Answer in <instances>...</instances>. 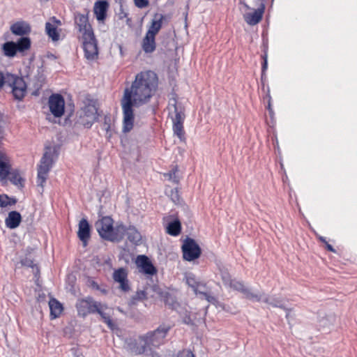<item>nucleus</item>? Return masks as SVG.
Masks as SVG:
<instances>
[{
  "instance_id": "f257e3e1",
  "label": "nucleus",
  "mask_w": 357,
  "mask_h": 357,
  "mask_svg": "<svg viewBox=\"0 0 357 357\" xmlns=\"http://www.w3.org/2000/svg\"><path fill=\"white\" fill-rule=\"evenodd\" d=\"M158 87V77L151 70L137 73L130 87L125 89L121 100L123 112V131L130 132L134 125V107L147 103Z\"/></svg>"
},
{
  "instance_id": "f03ea898",
  "label": "nucleus",
  "mask_w": 357,
  "mask_h": 357,
  "mask_svg": "<svg viewBox=\"0 0 357 357\" xmlns=\"http://www.w3.org/2000/svg\"><path fill=\"white\" fill-rule=\"evenodd\" d=\"M169 330V326L162 325L155 331L140 336L137 342L139 347H137L135 354L137 355L152 354V347L155 348L162 344Z\"/></svg>"
},
{
  "instance_id": "7ed1b4c3",
  "label": "nucleus",
  "mask_w": 357,
  "mask_h": 357,
  "mask_svg": "<svg viewBox=\"0 0 357 357\" xmlns=\"http://www.w3.org/2000/svg\"><path fill=\"white\" fill-rule=\"evenodd\" d=\"M95 227L102 238L110 241L119 242L123 238L126 232V227L122 224L114 227L113 220L109 216L98 220Z\"/></svg>"
},
{
  "instance_id": "20e7f679",
  "label": "nucleus",
  "mask_w": 357,
  "mask_h": 357,
  "mask_svg": "<svg viewBox=\"0 0 357 357\" xmlns=\"http://www.w3.org/2000/svg\"><path fill=\"white\" fill-rule=\"evenodd\" d=\"M227 287L233 289L234 290L241 292L244 295V297L249 300L259 302L262 301L273 307L287 310L284 301L278 298L268 296L264 294H255L252 292L250 289L248 288L241 281L232 280Z\"/></svg>"
},
{
  "instance_id": "39448f33",
  "label": "nucleus",
  "mask_w": 357,
  "mask_h": 357,
  "mask_svg": "<svg viewBox=\"0 0 357 357\" xmlns=\"http://www.w3.org/2000/svg\"><path fill=\"white\" fill-rule=\"evenodd\" d=\"M8 179L20 188L24 185V179L21 172L17 169H12L9 157L0 150V181L6 183Z\"/></svg>"
},
{
  "instance_id": "423d86ee",
  "label": "nucleus",
  "mask_w": 357,
  "mask_h": 357,
  "mask_svg": "<svg viewBox=\"0 0 357 357\" xmlns=\"http://www.w3.org/2000/svg\"><path fill=\"white\" fill-rule=\"evenodd\" d=\"M98 119V109L93 103H88L77 112V123L89 128Z\"/></svg>"
},
{
  "instance_id": "0eeeda50",
  "label": "nucleus",
  "mask_w": 357,
  "mask_h": 357,
  "mask_svg": "<svg viewBox=\"0 0 357 357\" xmlns=\"http://www.w3.org/2000/svg\"><path fill=\"white\" fill-rule=\"evenodd\" d=\"M52 155V149H47L38 169L37 184L42 188L47 180V174L53 163Z\"/></svg>"
},
{
  "instance_id": "6e6552de",
  "label": "nucleus",
  "mask_w": 357,
  "mask_h": 357,
  "mask_svg": "<svg viewBox=\"0 0 357 357\" xmlns=\"http://www.w3.org/2000/svg\"><path fill=\"white\" fill-rule=\"evenodd\" d=\"M7 84L12 87L15 99L22 100L26 93V84L22 77L7 73Z\"/></svg>"
},
{
  "instance_id": "1a4fd4ad",
  "label": "nucleus",
  "mask_w": 357,
  "mask_h": 357,
  "mask_svg": "<svg viewBox=\"0 0 357 357\" xmlns=\"http://www.w3.org/2000/svg\"><path fill=\"white\" fill-rule=\"evenodd\" d=\"M81 37L86 58L88 60H94L98 56V51L93 33H86L84 36Z\"/></svg>"
},
{
  "instance_id": "9d476101",
  "label": "nucleus",
  "mask_w": 357,
  "mask_h": 357,
  "mask_svg": "<svg viewBox=\"0 0 357 357\" xmlns=\"http://www.w3.org/2000/svg\"><path fill=\"white\" fill-rule=\"evenodd\" d=\"M182 251L183 259L189 261L197 259L201 254L199 245L192 238H187L184 241L182 245Z\"/></svg>"
},
{
  "instance_id": "9b49d317",
  "label": "nucleus",
  "mask_w": 357,
  "mask_h": 357,
  "mask_svg": "<svg viewBox=\"0 0 357 357\" xmlns=\"http://www.w3.org/2000/svg\"><path fill=\"white\" fill-rule=\"evenodd\" d=\"M128 272L126 268H119L114 271L112 278L118 284V288L123 292L130 290V284L128 278Z\"/></svg>"
},
{
  "instance_id": "f8f14e48",
  "label": "nucleus",
  "mask_w": 357,
  "mask_h": 357,
  "mask_svg": "<svg viewBox=\"0 0 357 357\" xmlns=\"http://www.w3.org/2000/svg\"><path fill=\"white\" fill-rule=\"evenodd\" d=\"M48 105L51 113L55 117H61L64 113L65 101L63 96L58 93L50 96Z\"/></svg>"
},
{
  "instance_id": "ddd939ff",
  "label": "nucleus",
  "mask_w": 357,
  "mask_h": 357,
  "mask_svg": "<svg viewBox=\"0 0 357 357\" xmlns=\"http://www.w3.org/2000/svg\"><path fill=\"white\" fill-rule=\"evenodd\" d=\"M186 283L192 288L195 294L202 295L208 302L213 303L215 301V298L213 296L204 291L205 285L197 282L193 275H188L186 277Z\"/></svg>"
},
{
  "instance_id": "4468645a",
  "label": "nucleus",
  "mask_w": 357,
  "mask_h": 357,
  "mask_svg": "<svg viewBox=\"0 0 357 357\" xmlns=\"http://www.w3.org/2000/svg\"><path fill=\"white\" fill-rule=\"evenodd\" d=\"M97 304L98 302L93 301L91 298L79 300L76 303L78 314L85 317L89 314L95 313Z\"/></svg>"
},
{
  "instance_id": "2eb2a0df",
  "label": "nucleus",
  "mask_w": 357,
  "mask_h": 357,
  "mask_svg": "<svg viewBox=\"0 0 357 357\" xmlns=\"http://www.w3.org/2000/svg\"><path fill=\"white\" fill-rule=\"evenodd\" d=\"M98 313L103 321L107 325V326L114 330L115 328V324L112 321L111 317L113 314V309L108 307L107 305L104 303H101L98 302L96 307L95 309V313Z\"/></svg>"
},
{
  "instance_id": "dca6fc26",
  "label": "nucleus",
  "mask_w": 357,
  "mask_h": 357,
  "mask_svg": "<svg viewBox=\"0 0 357 357\" xmlns=\"http://www.w3.org/2000/svg\"><path fill=\"white\" fill-rule=\"evenodd\" d=\"M264 10L265 5L261 2L257 10H255L252 13H245L243 15V18L249 25H256L261 20Z\"/></svg>"
},
{
  "instance_id": "f3484780",
  "label": "nucleus",
  "mask_w": 357,
  "mask_h": 357,
  "mask_svg": "<svg viewBox=\"0 0 357 357\" xmlns=\"http://www.w3.org/2000/svg\"><path fill=\"white\" fill-rule=\"evenodd\" d=\"M136 264L139 271L145 274L153 275L156 273L155 267L145 255H139L136 259Z\"/></svg>"
},
{
  "instance_id": "a211bd4d",
  "label": "nucleus",
  "mask_w": 357,
  "mask_h": 357,
  "mask_svg": "<svg viewBox=\"0 0 357 357\" xmlns=\"http://www.w3.org/2000/svg\"><path fill=\"white\" fill-rule=\"evenodd\" d=\"M75 22L79 31L82 33V36H84L86 33H93L86 15L79 13L76 14L75 15Z\"/></svg>"
},
{
  "instance_id": "6ab92c4d",
  "label": "nucleus",
  "mask_w": 357,
  "mask_h": 357,
  "mask_svg": "<svg viewBox=\"0 0 357 357\" xmlns=\"http://www.w3.org/2000/svg\"><path fill=\"white\" fill-rule=\"evenodd\" d=\"M77 236L79 240L84 243V245H86L87 241L90 237V227L88 221L84 218L82 219L79 222Z\"/></svg>"
},
{
  "instance_id": "aec40b11",
  "label": "nucleus",
  "mask_w": 357,
  "mask_h": 357,
  "mask_svg": "<svg viewBox=\"0 0 357 357\" xmlns=\"http://www.w3.org/2000/svg\"><path fill=\"white\" fill-rule=\"evenodd\" d=\"M164 17L162 14H155L151 21V24L146 32L150 36L155 37L162 27Z\"/></svg>"
},
{
  "instance_id": "412c9836",
  "label": "nucleus",
  "mask_w": 357,
  "mask_h": 357,
  "mask_svg": "<svg viewBox=\"0 0 357 357\" xmlns=\"http://www.w3.org/2000/svg\"><path fill=\"white\" fill-rule=\"evenodd\" d=\"M108 3L105 1H98L94 5V13L98 21H102L106 17Z\"/></svg>"
},
{
  "instance_id": "4be33fe9",
  "label": "nucleus",
  "mask_w": 357,
  "mask_h": 357,
  "mask_svg": "<svg viewBox=\"0 0 357 357\" xmlns=\"http://www.w3.org/2000/svg\"><path fill=\"white\" fill-rule=\"evenodd\" d=\"M22 221V216L19 212L10 211L5 220L6 225L9 229L17 228Z\"/></svg>"
},
{
  "instance_id": "5701e85b",
  "label": "nucleus",
  "mask_w": 357,
  "mask_h": 357,
  "mask_svg": "<svg viewBox=\"0 0 357 357\" xmlns=\"http://www.w3.org/2000/svg\"><path fill=\"white\" fill-rule=\"evenodd\" d=\"M157 294L160 296L161 299L164 301L166 305H169L172 309H176L178 303L176 301L175 297L167 291L158 289Z\"/></svg>"
},
{
  "instance_id": "b1692460",
  "label": "nucleus",
  "mask_w": 357,
  "mask_h": 357,
  "mask_svg": "<svg viewBox=\"0 0 357 357\" xmlns=\"http://www.w3.org/2000/svg\"><path fill=\"white\" fill-rule=\"evenodd\" d=\"M49 306L50 310V316L52 319H55L59 317L63 311L62 304L55 298H52L49 301Z\"/></svg>"
},
{
  "instance_id": "393cba45",
  "label": "nucleus",
  "mask_w": 357,
  "mask_h": 357,
  "mask_svg": "<svg viewBox=\"0 0 357 357\" xmlns=\"http://www.w3.org/2000/svg\"><path fill=\"white\" fill-rule=\"evenodd\" d=\"M10 30L15 35L23 36L30 32V26L24 22H17L13 24Z\"/></svg>"
},
{
  "instance_id": "a878e982",
  "label": "nucleus",
  "mask_w": 357,
  "mask_h": 357,
  "mask_svg": "<svg viewBox=\"0 0 357 357\" xmlns=\"http://www.w3.org/2000/svg\"><path fill=\"white\" fill-rule=\"evenodd\" d=\"M142 49L146 53H151L155 50V36L146 33L142 41Z\"/></svg>"
},
{
  "instance_id": "bb28decb",
  "label": "nucleus",
  "mask_w": 357,
  "mask_h": 357,
  "mask_svg": "<svg viewBox=\"0 0 357 357\" xmlns=\"http://www.w3.org/2000/svg\"><path fill=\"white\" fill-rule=\"evenodd\" d=\"M125 236H127L128 239L134 244H137L142 239L141 234L134 227H126Z\"/></svg>"
},
{
  "instance_id": "cd10ccee",
  "label": "nucleus",
  "mask_w": 357,
  "mask_h": 357,
  "mask_svg": "<svg viewBox=\"0 0 357 357\" xmlns=\"http://www.w3.org/2000/svg\"><path fill=\"white\" fill-rule=\"evenodd\" d=\"M45 32L47 35L53 40L57 41L59 40V33L57 31V28L55 24L52 22H47L45 24Z\"/></svg>"
},
{
  "instance_id": "c85d7f7f",
  "label": "nucleus",
  "mask_w": 357,
  "mask_h": 357,
  "mask_svg": "<svg viewBox=\"0 0 357 357\" xmlns=\"http://www.w3.org/2000/svg\"><path fill=\"white\" fill-rule=\"evenodd\" d=\"M181 222L178 220H175L168 224L167 232L172 236H178L181 232Z\"/></svg>"
},
{
  "instance_id": "c756f323",
  "label": "nucleus",
  "mask_w": 357,
  "mask_h": 357,
  "mask_svg": "<svg viewBox=\"0 0 357 357\" xmlns=\"http://www.w3.org/2000/svg\"><path fill=\"white\" fill-rule=\"evenodd\" d=\"M4 54L9 57H13L17 52V45L14 42H6L3 45Z\"/></svg>"
},
{
  "instance_id": "7c9ffc66",
  "label": "nucleus",
  "mask_w": 357,
  "mask_h": 357,
  "mask_svg": "<svg viewBox=\"0 0 357 357\" xmlns=\"http://www.w3.org/2000/svg\"><path fill=\"white\" fill-rule=\"evenodd\" d=\"M16 202L17 201L15 199L9 197L7 195H0V207L2 208L14 206Z\"/></svg>"
},
{
  "instance_id": "2f4dec72",
  "label": "nucleus",
  "mask_w": 357,
  "mask_h": 357,
  "mask_svg": "<svg viewBox=\"0 0 357 357\" xmlns=\"http://www.w3.org/2000/svg\"><path fill=\"white\" fill-rule=\"evenodd\" d=\"M219 273L220 275V277L222 278V280L224 284L226 287H227L232 280L231 278L230 274L228 271V269L226 267H225L224 266H219Z\"/></svg>"
},
{
  "instance_id": "473e14b6",
  "label": "nucleus",
  "mask_w": 357,
  "mask_h": 357,
  "mask_svg": "<svg viewBox=\"0 0 357 357\" xmlns=\"http://www.w3.org/2000/svg\"><path fill=\"white\" fill-rule=\"evenodd\" d=\"M174 102L176 101L174 100ZM173 107L175 112V116L172 119L173 123H183L185 119V115L181 107H178L176 105V102H174Z\"/></svg>"
},
{
  "instance_id": "72a5a7b5",
  "label": "nucleus",
  "mask_w": 357,
  "mask_h": 357,
  "mask_svg": "<svg viewBox=\"0 0 357 357\" xmlns=\"http://www.w3.org/2000/svg\"><path fill=\"white\" fill-rule=\"evenodd\" d=\"M17 51L23 52L29 49L31 46V40L27 37L21 38L16 43Z\"/></svg>"
},
{
  "instance_id": "f704fd0d",
  "label": "nucleus",
  "mask_w": 357,
  "mask_h": 357,
  "mask_svg": "<svg viewBox=\"0 0 357 357\" xmlns=\"http://www.w3.org/2000/svg\"><path fill=\"white\" fill-rule=\"evenodd\" d=\"M173 130L174 134L178 136L180 139H183L184 137V131L183 123H173Z\"/></svg>"
},
{
  "instance_id": "c9c22d12",
  "label": "nucleus",
  "mask_w": 357,
  "mask_h": 357,
  "mask_svg": "<svg viewBox=\"0 0 357 357\" xmlns=\"http://www.w3.org/2000/svg\"><path fill=\"white\" fill-rule=\"evenodd\" d=\"M146 298V294L144 291H137L132 297L133 300L142 301Z\"/></svg>"
},
{
  "instance_id": "e433bc0d",
  "label": "nucleus",
  "mask_w": 357,
  "mask_h": 357,
  "mask_svg": "<svg viewBox=\"0 0 357 357\" xmlns=\"http://www.w3.org/2000/svg\"><path fill=\"white\" fill-rule=\"evenodd\" d=\"M135 4L139 8H143L149 5L148 0H134Z\"/></svg>"
},
{
  "instance_id": "4c0bfd02",
  "label": "nucleus",
  "mask_w": 357,
  "mask_h": 357,
  "mask_svg": "<svg viewBox=\"0 0 357 357\" xmlns=\"http://www.w3.org/2000/svg\"><path fill=\"white\" fill-rule=\"evenodd\" d=\"M21 264L22 266H27V267H33V261L29 259L26 257L25 259H22L21 260Z\"/></svg>"
},
{
  "instance_id": "58836bf2",
  "label": "nucleus",
  "mask_w": 357,
  "mask_h": 357,
  "mask_svg": "<svg viewBox=\"0 0 357 357\" xmlns=\"http://www.w3.org/2000/svg\"><path fill=\"white\" fill-rule=\"evenodd\" d=\"M110 119L109 118L105 117V122L102 126V129L105 130L107 132H108L110 130Z\"/></svg>"
},
{
  "instance_id": "ea45409f",
  "label": "nucleus",
  "mask_w": 357,
  "mask_h": 357,
  "mask_svg": "<svg viewBox=\"0 0 357 357\" xmlns=\"http://www.w3.org/2000/svg\"><path fill=\"white\" fill-rule=\"evenodd\" d=\"M4 84H7V73L4 75L3 73L0 72V89Z\"/></svg>"
},
{
  "instance_id": "a19ab883",
  "label": "nucleus",
  "mask_w": 357,
  "mask_h": 357,
  "mask_svg": "<svg viewBox=\"0 0 357 357\" xmlns=\"http://www.w3.org/2000/svg\"><path fill=\"white\" fill-rule=\"evenodd\" d=\"M180 355L181 357H195L192 352L190 350H183Z\"/></svg>"
},
{
  "instance_id": "79ce46f5",
  "label": "nucleus",
  "mask_w": 357,
  "mask_h": 357,
  "mask_svg": "<svg viewBox=\"0 0 357 357\" xmlns=\"http://www.w3.org/2000/svg\"><path fill=\"white\" fill-rule=\"evenodd\" d=\"M50 22H52L53 24H55L56 26V28L61 25V22L59 20H57L55 17H52L50 20Z\"/></svg>"
},
{
  "instance_id": "37998d69",
  "label": "nucleus",
  "mask_w": 357,
  "mask_h": 357,
  "mask_svg": "<svg viewBox=\"0 0 357 357\" xmlns=\"http://www.w3.org/2000/svg\"><path fill=\"white\" fill-rule=\"evenodd\" d=\"M267 66H268L267 58H266V56H264V63H263V65H262V74L267 69Z\"/></svg>"
},
{
  "instance_id": "c03bdc74",
  "label": "nucleus",
  "mask_w": 357,
  "mask_h": 357,
  "mask_svg": "<svg viewBox=\"0 0 357 357\" xmlns=\"http://www.w3.org/2000/svg\"><path fill=\"white\" fill-rule=\"evenodd\" d=\"M183 322L188 325H191L192 324V319H190V316L188 315H186L184 318H183Z\"/></svg>"
},
{
  "instance_id": "a18cd8bd",
  "label": "nucleus",
  "mask_w": 357,
  "mask_h": 357,
  "mask_svg": "<svg viewBox=\"0 0 357 357\" xmlns=\"http://www.w3.org/2000/svg\"><path fill=\"white\" fill-rule=\"evenodd\" d=\"M326 247L327 248L328 250L331 251V252H335V249L333 248V246L331 245H330L329 243H326Z\"/></svg>"
},
{
  "instance_id": "49530a36",
  "label": "nucleus",
  "mask_w": 357,
  "mask_h": 357,
  "mask_svg": "<svg viewBox=\"0 0 357 357\" xmlns=\"http://www.w3.org/2000/svg\"><path fill=\"white\" fill-rule=\"evenodd\" d=\"M240 3L243 5V6L245 8H246L247 9H249L250 7L248 6V5L245 3V0H240Z\"/></svg>"
},
{
  "instance_id": "de8ad7c7",
  "label": "nucleus",
  "mask_w": 357,
  "mask_h": 357,
  "mask_svg": "<svg viewBox=\"0 0 357 357\" xmlns=\"http://www.w3.org/2000/svg\"><path fill=\"white\" fill-rule=\"evenodd\" d=\"M319 239L321 242L324 243L325 244L327 243V242H326V238H325L324 237H323V236H319Z\"/></svg>"
},
{
  "instance_id": "09e8293b",
  "label": "nucleus",
  "mask_w": 357,
  "mask_h": 357,
  "mask_svg": "<svg viewBox=\"0 0 357 357\" xmlns=\"http://www.w3.org/2000/svg\"><path fill=\"white\" fill-rule=\"evenodd\" d=\"M268 109L270 113L271 114L273 112V111H272V109L271 108V104L270 103L268 104Z\"/></svg>"
},
{
  "instance_id": "8fccbe9b",
  "label": "nucleus",
  "mask_w": 357,
  "mask_h": 357,
  "mask_svg": "<svg viewBox=\"0 0 357 357\" xmlns=\"http://www.w3.org/2000/svg\"><path fill=\"white\" fill-rule=\"evenodd\" d=\"M178 199V195H177L176 193V195H175V198H172V199L174 200V202H175V201H176V199Z\"/></svg>"
},
{
  "instance_id": "3c124183",
  "label": "nucleus",
  "mask_w": 357,
  "mask_h": 357,
  "mask_svg": "<svg viewBox=\"0 0 357 357\" xmlns=\"http://www.w3.org/2000/svg\"><path fill=\"white\" fill-rule=\"evenodd\" d=\"M41 86H42L41 84L38 85V86H37V89H39L41 87Z\"/></svg>"
}]
</instances>
